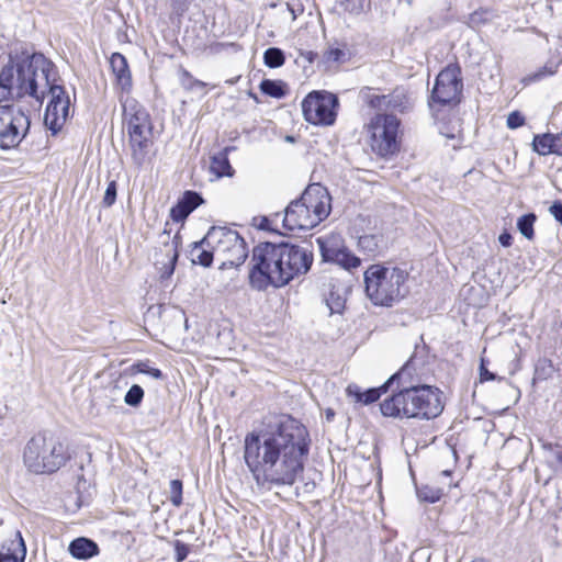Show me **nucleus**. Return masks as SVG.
I'll return each mask as SVG.
<instances>
[{"label": "nucleus", "mask_w": 562, "mask_h": 562, "mask_svg": "<svg viewBox=\"0 0 562 562\" xmlns=\"http://www.w3.org/2000/svg\"><path fill=\"white\" fill-rule=\"evenodd\" d=\"M301 106L307 123L317 126H331L337 119L339 99L329 91L313 90L302 100Z\"/></svg>", "instance_id": "6e6552de"}, {"label": "nucleus", "mask_w": 562, "mask_h": 562, "mask_svg": "<svg viewBox=\"0 0 562 562\" xmlns=\"http://www.w3.org/2000/svg\"><path fill=\"white\" fill-rule=\"evenodd\" d=\"M383 240L382 234H364L359 236L358 246L362 251L374 255L380 250Z\"/></svg>", "instance_id": "7c9ffc66"}, {"label": "nucleus", "mask_w": 562, "mask_h": 562, "mask_svg": "<svg viewBox=\"0 0 562 562\" xmlns=\"http://www.w3.org/2000/svg\"><path fill=\"white\" fill-rule=\"evenodd\" d=\"M240 238L238 232L229 227L212 226L204 236V241L217 256H225Z\"/></svg>", "instance_id": "2eb2a0df"}, {"label": "nucleus", "mask_w": 562, "mask_h": 562, "mask_svg": "<svg viewBox=\"0 0 562 562\" xmlns=\"http://www.w3.org/2000/svg\"><path fill=\"white\" fill-rule=\"evenodd\" d=\"M285 276L280 263L277 243L260 241L251 251V267L248 273V283L252 290L262 292L269 288H283Z\"/></svg>", "instance_id": "423d86ee"}, {"label": "nucleus", "mask_w": 562, "mask_h": 562, "mask_svg": "<svg viewBox=\"0 0 562 562\" xmlns=\"http://www.w3.org/2000/svg\"><path fill=\"white\" fill-rule=\"evenodd\" d=\"M110 66L117 85L125 92L132 88V75L126 57L121 53H113L110 57Z\"/></svg>", "instance_id": "412c9836"}, {"label": "nucleus", "mask_w": 562, "mask_h": 562, "mask_svg": "<svg viewBox=\"0 0 562 562\" xmlns=\"http://www.w3.org/2000/svg\"><path fill=\"white\" fill-rule=\"evenodd\" d=\"M280 255V263L285 273L283 276V288L294 279L306 274L313 265L314 255L312 249L282 239L277 243Z\"/></svg>", "instance_id": "9b49d317"}, {"label": "nucleus", "mask_w": 562, "mask_h": 562, "mask_svg": "<svg viewBox=\"0 0 562 562\" xmlns=\"http://www.w3.org/2000/svg\"><path fill=\"white\" fill-rule=\"evenodd\" d=\"M288 9L292 13L293 20L296 19V16L303 12L302 4L293 5L288 3Z\"/></svg>", "instance_id": "bf43d9fd"}, {"label": "nucleus", "mask_w": 562, "mask_h": 562, "mask_svg": "<svg viewBox=\"0 0 562 562\" xmlns=\"http://www.w3.org/2000/svg\"><path fill=\"white\" fill-rule=\"evenodd\" d=\"M130 111L127 112L126 108L124 109V116L127 117L128 115V119H126L127 131L153 128L150 115L143 106L135 104L130 108Z\"/></svg>", "instance_id": "bb28decb"}, {"label": "nucleus", "mask_w": 562, "mask_h": 562, "mask_svg": "<svg viewBox=\"0 0 562 562\" xmlns=\"http://www.w3.org/2000/svg\"><path fill=\"white\" fill-rule=\"evenodd\" d=\"M182 492H183V483L179 479H173L170 481V497L169 501L176 507H179L182 504Z\"/></svg>", "instance_id": "58836bf2"}, {"label": "nucleus", "mask_w": 562, "mask_h": 562, "mask_svg": "<svg viewBox=\"0 0 562 562\" xmlns=\"http://www.w3.org/2000/svg\"><path fill=\"white\" fill-rule=\"evenodd\" d=\"M401 380V373H393L382 385L378 387H369L362 390L357 384H349L346 389V393L349 397L353 398L355 402L362 405H370L380 400V397L386 393L390 387Z\"/></svg>", "instance_id": "dca6fc26"}, {"label": "nucleus", "mask_w": 562, "mask_h": 562, "mask_svg": "<svg viewBox=\"0 0 562 562\" xmlns=\"http://www.w3.org/2000/svg\"><path fill=\"white\" fill-rule=\"evenodd\" d=\"M210 170L217 178L233 177L235 170L224 154L215 153L211 156Z\"/></svg>", "instance_id": "c756f323"}, {"label": "nucleus", "mask_w": 562, "mask_h": 562, "mask_svg": "<svg viewBox=\"0 0 562 562\" xmlns=\"http://www.w3.org/2000/svg\"><path fill=\"white\" fill-rule=\"evenodd\" d=\"M203 203L204 199L200 192L186 190L170 209L169 216L175 223H183Z\"/></svg>", "instance_id": "a211bd4d"}, {"label": "nucleus", "mask_w": 562, "mask_h": 562, "mask_svg": "<svg viewBox=\"0 0 562 562\" xmlns=\"http://www.w3.org/2000/svg\"><path fill=\"white\" fill-rule=\"evenodd\" d=\"M537 221V215L532 212L526 213L518 217L516 226L518 232L528 240H532L535 238V223Z\"/></svg>", "instance_id": "72a5a7b5"}, {"label": "nucleus", "mask_w": 562, "mask_h": 562, "mask_svg": "<svg viewBox=\"0 0 562 562\" xmlns=\"http://www.w3.org/2000/svg\"><path fill=\"white\" fill-rule=\"evenodd\" d=\"M30 116L13 104L0 105V149L16 147L27 135Z\"/></svg>", "instance_id": "9d476101"}, {"label": "nucleus", "mask_w": 562, "mask_h": 562, "mask_svg": "<svg viewBox=\"0 0 562 562\" xmlns=\"http://www.w3.org/2000/svg\"><path fill=\"white\" fill-rule=\"evenodd\" d=\"M255 221H258L256 224V227L260 231L270 232V233H277L278 229L273 227L272 220L268 216H260L258 218H255Z\"/></svg>", "instance_id": "8fccbe9b"}, {"label": "nucleus", "mask_w": 562, "mask_h": 562, "mask_svg": "<svg viewBox=\"0 0 562 562\" xmlns=\"http://www.w3.org/2000/svg\"><path fill=\"white\" fill-rule=\"evenodd\" d=\"M252 98H254L256 101H258V98H257V95H256V94H252Z\"/></svg>", "instance_id": "338daca9"}, {"label": "nucleus", "mask_w": 562, "mask_h": 562, "mask_svg": "<svg viewBox=\"0 0 562 562\" xmlns=\"http://www.w3.org/2000/svg\"><path fill=\"white\" fill-rule=\"evenodd\" d=\"M244 461L258 486H292L303 473L311 449L307 428L291 415H281L244 438Z\"/></svg>", "instance_id": "f257e3e1"}, {"label": "nucleus", "mask_w": 562, "mask_h": 562, "mask_svg": "<svg viewBox=\"0 0 562 562\" xmlns=\"http://www.w3.org/2000/svg\"><path fill=\"white\" fill-rule=\"evenodd\" d=\"M316 243L324 262L338 265L345 270H351L361 265V259L350 251L337 235L317 237Z\"/></svg>", "instance_id": "f8f14e48"}, {"label": "nucleus", "mask_w": 562, "mask_h": 562, "mask_svg": "<svg viewBox=\"0 0 562 562\" xmlns=\"http://www.w3.org/2000/svg\"><path fill=\"white\" fill-rule=\"evenodd\" d=\"M419 340L420 344H415L414 352L409 359L402 366L398 371L395 372L401 373V380L405 376L412 379L413 374L416 372L417 367H424L427 363L429 347L424 341L423 335L419 337Z\"/></svg>", "instance_id": "aec40b11"}, {"label": "nucleus", "mask_w": 562, "mask_h": 562, "mask_svg": "<svg viewBox=\"0 0 562 562\" xmlns=\"http://www.w3.org/2000/svg\"><path fill=\"white\" fill-rule=\"evenodd\" d=\"M385 100H386V94H382V95L373 94V95L369 97L368 104L373 109H378V110L384 109L385 110Z\"/></svg>", "instance_id": "3c124183"}, {"label": "nucleus", "mask_w": 562, "mask_h": 562, "mask_svg": "<svg viewBox=\"0 0 562 562\" xmlns=\"http://www.w3.org/2000/svg\"><path fill=\"white\" fill-rule=\"evenodd\" d=\"M249 250L245 239L241 237L234 247L231 248L229 251L223 256V261L220 266V269H228L233 267L241 266L246 259L248 258Z\"/></svg>", "instance_id": "393cba45"}, {"label": "nucleus", "mask_w": 562, "mask_h": 562, "mask_svg": "<svg viewBox=\"0 0 562 562\" xmlns=\"http://www.w3.org/2000/svg\"><path fill=\"white\" fill-rule=\"evenodd\" d=\"M169 257V260L167 263H164L162 268H161V274H160V278L162 280L165 279H169L175 270H176V266H177V262H178V258H179V251H177L176 249L173 250V254H171Z\"/></svg>", "instance_id": "a18cd8bd"}, {"label": "nucleus", "mask_w": 562, "mask_h": 562, "mask_svg": "<svg viewBox=\"0 0 562 562\" xmlns=\"http://www.w3.org/2000/svg\"><path fill=\"white\" fill-rule=\"evenodd\" d=\"M286 140L288 142H294V137L293 136H286Z\"/></svg>", "instance_id": "69168bd1"}, {"label": "nucleus", "mask_w": 562, "mask_h": 562, "mask_svg": "<svg viewBox=\"0 0 562 562\" xmlns=\"http://www.w3.org/2000/svg\"><path fill=\"white\" fill-rule=\"evenodd\" d=\"M318 224L316 216L296 199L292 200L283 211L282 226L286 231H310Z\"/></svg>", "instance_id": "4468645a"}, {"label": "nucleus", "mask_w": 562, "mask_h": 562, "mask_svg": "<svg viewBox=\"0 0 562 562\" xmlns=\"http://www.w3.org/2000/svg\"><path fill=\"white\" fill-rule=\"evenodd\" d=\"M215 251L212 248L206 246V241H204V237L198 241H193L191 244V248L189 250V258L193 265H200L202 267H211L213 263Z\"/></svg>", "instance_id": "a878e982"}, {"label": "nucleus", "mask_w": 562, "mask_h": 562, "mask_svg": "<svg viewBox=\"0 0 562 562\" xmlns=\"http://www.w3.org/2000/svg\"><path fill=\"white\" fill-rule=\"evenodd\" d=\"M47 95L53 108L67 102L70 110V97L61 83L57 66L49 58L26 47L11 52L8 63L0 69V102L29 97L42 105Z\"/></svg>", "instance_id": "f03ea898"}, {"label": "nucleus", "mask_w": 562, "mask_h": 562, "mask_svg": "<svg viewBox=\"0 0 562 562\" xmlns=\"http://www.w3.org/2000/svg\"><path fill=\"white\" fill-rule=\"evenodd\" d=\"M552 154L562 157V132L553 133Z\"/></svg>", "instance_id": "5fc2aeb1"}, {"label": "nucleus", "mask_w": 562, "mask_h": 562, "mask_svg": "<svg viewBox=\"0 0 562 562\" xmlns=\"http://www.w3.org/2000/svg\"><path fill=\"white\" fill-rule=\"evenodd\" d=\"M496 18L498 14L493 8L481 7L468 15L465 23L469 27L479 30Z\"/></svg>", "instance_id": "c85d7f7f"}, {"label": "nucleus", "mask_w": 562, "mask_h": 562, "mask_svg": "<svg viewBox=\"0 0 562 562\" xmlns=\"http://www.w3.org/2000/svg\"><path fill=\"white\" fill-rule=\"evenodd\" d=\"M116 196H117V182L115 180H111L106 186V189H105V192L103 195V200H102V205L104 207H111L115 203Z\"/></svg>", "instance_id": "37998d69"}, {"label": "nucleus", "mask_w": 562, "mask_h": 562, "mask_svg": "<svg viewBox=\"0 0 562 562\" xmlns=\"http://www.w3.org/2000/svg\"><path fill=\"white\" fill-rule=\"evenodd\" d=\"M68 551L72 558L85 561L100 554L99 544L88 537H78L71 540Z\"/></svg>", "instance_id": "4be33fe9"}, {"label": "nucleus", "mask_w": 562, "mask_h": 562, "mask_svg": "<svg viewBox=\"0 0 562 562\" xmlns=\"http://www.w3.org/2000/svg\"><path fill=\"white\" fill-rule=\"evenodd\" d=\"M285 53L280 47H269L263 52V64L268 68H280L285 63Z\"/></svg>", "instance_id": "f704fd0d"}, {"label": "nucleus", "mask_w": 562, "mask_h": 562, "mask_svg": "<svg viewBox=\"0 0 562 562\" xmlns=\"http://www.w3.org/2000/svg\"><path fill=\"white\" fill-rule=\"evenodd\" d=\"M554 457H555V460L557 462L560 464V467L562 468V450H558L554 452Z\"/></svg>", "instance_id": "e2e57ef3"}, {"label": "nucleus", "mask_w": 562, "mask_h": 562, "mask_svg": "<svg viewBox=\"0 0 562 562\" xmlns=\"http://www.w3.org/2000/svg\"><path fill=\"white\" fill-rule=\"evenodd\" d=\"M498 241L503 247L508 248L513 245V236L509 232L504 231L499 234Z\"/></svg>", "instance_id": "4d7b16f0"}, {"label": "nucleus", "mask_w": 562, "mask_h": 562, "mask_svg": "<svg viewBox=\"0 0 562 562\" xmlns=\"http://www.w3.org/2000/svg\"><path fill=\"white\" fill-rule=\"evenodd\" d=\"M2 524V520L0 519V525Z\"/></svg>", "instance_id": "774afa93"}, {"label": "nucleus", "mask_w": 562, "mask_h": 562, "mask_svg": "<svg viewBox=\"0 0 562 562\" xmlns=\"http://www.w3.org/2000/svg\"><path fill=\"white\" fill-rule=\"evenodd\" d=\"M193 1L194 0H171V4L176 12L182 14L189 9Z\"/></svg>", "instance_id": "864d4df0"}, {"label": "nucleus", "mask_w": 562, "mask_h": 562, "mask_svg": "<svg viewBox=\"0 0 562 562\" xmlns=\"http://www.w3.org/2000/svg\"><path fill=\"white\" fill-rule=\"evenodd\" d=\"M297 201L305 204L306 209L322 223L330 214L331 196L327 189L319 183H312L305 188Z\"/></svg>", "instance_id": "ddd939ff"}, {"label": "nucleus", "mask_w": 562, "mask_h": 562, "mask_svg": "<svg viewBox=\"0 0 562 562\" xmlns=\"http://www.w3.org/2000/svg\"><path fill=\"white\" fill-rule=\"evenodd\" d=\"M144 389L139 384H133L124 395V403L131 407L137 408L144 400Z\"/></svg>", "instance_id": "4c0bfd02"}, {"label": "nucleus", "mask_w": 562, "mask_h": 562, "mask_svg": "<svg viewBox=\"0 0 562 562\" xmlns=\"http://www.w3.org/2000/svg\"><path fill=\"white\" fill-rule=\"evenodd\" d=\"M181 244V238L180 236L177 234L173 239H172V244L169 245L167 241L165 243V247L167 248V256H170L171 254H173V250L176 249L177 251L179 246Z\"/></svg>", "instance_id": "13d9d810"}, {"label": "nucleus", "mask_w": 562, "mask_h": 562, "mask_svg": "<svg viewBox=\"0 0 562 562\" xmlns=\"http://www.w3.org/2000/svg\"><path fill=\"white\" fill-rule=\"evenodd\" d=\"M236 150V147L235 146H226L224 147L223 149H221L220 151H217L218 154H224L227 158H228V155Z\"/></svg>", "instance_id": "680f3d73"}, {"label": "nucleus", "mask_w": 562, "mask_h": 562, "mask_svg": "<svg viewBox=\"0 0 562 562\" xmlns=\"http://www.w3.org/2000/svg\"><path fill=\"white\" fill-rule=\"evenodd\" d=\"M300 55L304 57L310 64H313L317 57V54L312 50L301 52Z\"/></svg>", "instance_id": "052dcab7"}, {"label": "nucleus", "mask_w": 562, "mask_h": 562, "mask_svg": "<svg viewBox=\"0 0 562 562\" xmlns=\"http://www.w3.org/2000/svg\"><path fill=\"white\" fill-rule=\"evenodd\" d=\"M179 82L187 91H194L195 89H203L205 82L194 78L192 74L186 68L181 67L179 70Z\"/></svg>", "instance_id": "e433bc0d"}, {"label": "nucleus", "mask_w": 562, "mask_h": 562, "mask_svg": "<svg viewBox=\"0 0 562 562\" xmlns=\"http://www.w3.org/2000/svg\"><path fill=\"white\" fill-rule=\"evenodd\" d=\"M553 372L554 367L552 361L546 357L539 358L535 363L532 383L547 381L552 376Z\"/></svg>", "instance_id": "2f4dec72"}, {"label": "nucleus", "mask_w": 562, "mask_h": 562, "mask_svg": "<svg viewBox=\"0 0 562 562\" xmlns=\"http://www.w3.org/2000/svg\"><path fill=\"white\" fill-rule=\"evenodd\" d=\"M26 557V543L20 530L14 532V538L4 541L0 550V562H24Z\"/></svg>", "instance_id": "6ab92c4d"}, {"label": "nucleus", "mask_w": 562, "mask_h": 562, "mask_svg": "<svg viewBox=\"0 0 562 562\" xmlns=\"http://www.w3.org/2000/svg\"><path fill=\"white\" fill-rule=\"evenodd\" d=\"M344 56H345L344 50L338 47L329 48L326 52V58H327V60H330V61H340Z\"/></svg>", "instance_id": "6e6d98bb"}, {"label": "nucleus", "mask_w": 562, "mask_h": 562, "mask_svg": "<svg viewBox=\"0 0 562 562\" xmlns=\"http://www.w3.org/2000/svg\"><path fill=\"white\" fill-rule=\"evenodd\" d=\"M552 138L553 133L536 134L533 136L531 146L532 150L540 156H547L552 154Z\"/></svg>", "instance_id": "473e14b6"}, {"label": "nucleus", "mask_w": 562, "mask_h": 562, "mask_svg": "<svg viewBox=\"0 0 562 562\" xmlns=\"http://www.w3.org/2000/svg\"><path fill=\"white\" fill-rule=\"evenodd\" d=\"M259 89L262 94L274 99H283L289 92V85L281 79L265 78L259 83Z\"/></svg>", "instance_id": "cd10ccee"}, {"label": "nucleus", "mask_w": 562, "mask_h": 562, "mask_svg": "<svg viewBox=\"0 0 562 562\" xmlns=\"http://www.w3.org/2000/svg\"><path fill=\"white\" fill-rule=\"evenodd\" d=\"M173 548H175V560L176 562H183L189 553H190V547L189 544L180 541V540H175L173 541Z\"/></svg>", "instance_id": "49530a36"}, {"label": "nucleus", "mask_w": 562, "mask_h": 562, "mask_svg": "<svg viewBox=\"0 0 562 562\" xmlns=\"http://www.w3.org/2000/svg\"><path fill=\"white\" fill-rule=\"evenodd\" d=\"M69 112L67 108V103L63 106L56 104L54 108L48 102L44 113V124L52 132V135H57L66 121L69 117Z\"/></svg>", "instance_id": "5701e85b"}, {"label": "nucleus", "mask_w": 562, "mask_h": 562, "mask_svg": "<svg viewBox=\"0 0 562 562\" xmlns=\"http://www.w3.org/2000/svg\"><path fill=\"white\" fill-rule=\"evenodd\" d=\"M487 366H488V360L484 357H481L480 366H479L480 382L484 383V382L496 381V380L501 381L502 378H499L496 373L491 372L488 370Z\"/></svg>", "instance_id": "a19ab883"}, {"label": "nucleus", "mask_w": 562, "mask_h": 562, "mask_svg": "<svg viewBox=\"0 0 562 562\" xmlns=\"http://www.w3.org/2000/svg\"><path fill=\"white\" fill-rule=\"evenodd\" d=\"M334 416H335V412H334L331 408H328V409L326 411V419H327L328 422H330V420L333 419V417H334Z\"/></svg>", "instance_id": "0e129e2a"}, {"label": "nucleus", "mask_w": 562, "mask_h": 562, "mask_svg": "<svg viewBox=\"0 0 562 562\" xmlns=\"http://www.w3.org/2000/svg\"><path fill=\"white\" fill-rule=\"evenodd\" d=\"M550 214L554 217V220L562 225V202L557 200L549 207Z\"/></svg>", "instance_id": "603ef678"}, {"label": "nucleus", "mask_w": 562, "mask_h": 562, "mask_svg": "<svg viewBox=\"0 0 562 562\" xmlns=\"http://www.w3.org/2000/svg\"><path fill=\"white\" fill-rule=\"evenodd\" d=\"M462 91L461 68L458 64H449L437 75L430 91L428 105L431 110L435 105L440 108L457 105L461 102Z\"/></svg>", "instance_id": "1a4fd4ad"}, {"label": "nucleus", "mask_w": 562, "mask_h": 562, "mask_svg": "<svg viewBox=\"0 0 562 562\" xmlns=\"http://www.w3.org/2000/svg\"><path fill=\"white\" fill-rule=\"evenodd\" d=\"M560 64L561 59L559 58L549 59L544 66H542L537 70V72H535L533 78L539 80L544 77L553 76L558 71Z\"/></svg>", "instance_id": "ea45409f"}, {"label": "nucleus", "mask_w": 562, "mask_h": 562, "mask_svg": "<svg viewBox=\"0 0 562 562\" xmlns=\"http://www.w3.org/2000/svg\"><path fill=\"white\" fill-rule=\"evenodd\" d=\"M525 116L519 111H513L507 116V127L510 130H516L521 127L525 124Z\"/></svg>", "instance_id": "09e8293b"}, {"label": "nucleus", "mask_w": 562, "mask_h": 562, "mask_svg": "<svg viewBox=\"0 0 562 562\" xmlns=\"http://www.w3.org/2000/svg\"><path fill=\"white\" fill-rule=\"evenodd\" d=\"M131 370L133 373L146 374L155 380H164L165 379V374L162 373V371L158 368L151 367L149 364V360H145V361L139 360V361L134 362L131 367Z\"/></svg>", "instance_id": "c9c22d12"}, {"label": "nucleus", "mask_w": 562, "mask_h": 562, "mask_svg": "<svg viewBox=\"0 0 562 562\" xmlns=\"http://www.w3.org/2000/svg\"><path fill=\"white\" fill-rule=\"evenodd\" d=\"M413 109V102L407 90L403 87L395 88L390 94H386L385 110H391L400 114H405Z\"/></svg>", "instance_id": "b1692460"}, {"label": "nucleus", "mask_w": 562, "mask_h": 562, "mask_svg": "<svg viewBox=\"0 0 562 562\" xmlns=\"http://www.w3.org/2000/svg\"><path fill=\"white\" fill-rule=\"evenodd\" d=\"M127 134L132 160L137 167H142L153 145V128L131 130Z\"/></svg>", "instance_id": "f3484780"}, {"label": "nucleus", "mask_w": 562, "mask_h": 562, "mask_svg": "<svg viewBox=\"0 0 562 562\" xmlns=\"http://www.w3.org/2000/svg\"><path fill=\"white\" fill-rule=\"evenodd\" d=\"M406 280L405 270L380 263L371 265L363 274L366 294L378 306H392L404 299L407 294Z\"/></svg>", "instance_id": "20e7f679"}, {"label": "nucleus", "mask_w": 562, "mask_h": 562, "mask_svg": "<svg viewBox=\"0 0 562 562\" xmlns=\"http://www.w3.org/2000/svg\"><path fill=\"white\" fill-rule=\"evenodd\" d=\"M417 495L420 501L429 504H435L441 498V492L439 490H434L428 486L419 488Z\"/></svg>", "instance_id": "79ce46f5"}, {"label": "nucleus", "mask_w": 562, "mask_h": 562, "mask_svg": "<svg viewBox=\"0 0 562 562\" xmlns=\"http://www.w3.org/2000/svg\"><path fill=\"white\" fill-rule=\"evenodd\" d=\"M367 0H339V7L351 14H359L363 11Z\"/></svg>", "instance_id": "c03bdc74"}, {"label": "nucleus", "mask_w": 562, "mask_h": 562, "mask_svg": "<svg viewBox=\"0 0 562 562\" xmlns=\"http://www.w3.org/2000/svg\"><path fill=\"white\" fill-rule=\"evenodd\" d=\"M411 380L405 376L395 382L398 391L380 403L381 414L398 419L430 420L438 417L445 408L442 391L428 384L407 385Z\"/></svg>", "instance_id": "7ed1b4c3"}, {"label": "nucleus", "mask_w": 562, "mask_h": 562, "mask_svg": "<svg viewBox=\"0 0 562 562\" xmlns=\"http://www.w3.org/2000/svg\"><path fill=\"white\" fill-rule=\"evenodd\" d=\"M70 459L68 448L52 434L38 432L25 445L23 462L34 474L57 472Z\"/></svg>", "instance_id": "39448f33"}, {"label": "nucleus", "mask_w": 562, "mask_h": 562, "mask_svg": "<svg viewBox=\"0 0 562 562\" xmlns=\"http://www.w3.org/2000/svg\"><path fill=\"white\" fill-rule=\"evenodd\" d=\"M401 120L392 113L378 114L372 119L369 131L372 150L380 157H392L400 151L398 131Z\"/></svg>", "instance_id": "0eeeda50"}, {"label": "nucleus", "mask_w": 562, "mask_h": 562, "mask_svg": "<svg viewBox=\"0 0 562 562\" xmlns=\"http://www.w3.org/2000/svg\"><path fill=\"white\" fill-rule=\"evenodd\" d=\"M327 305L331 313H340L345 307V299L340 295H335L331 291L329 293V297L327 299Z\"/></svg>", "instance_id": "de8ad7c7"}]
</instances>
